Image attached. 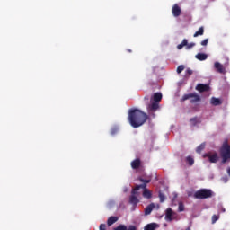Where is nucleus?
<instances>
[{
	"instance_id": "nucleus-27",
	"label": "nucleus",
	"mask_w": 230,
	"mask_h": 230,
	"mask_svg": "<svg viewBox=\"0 0 230 230\" xmlns=\"http://www.w3.org/2000/svg\"><path fill=\"white\" fill-rule=\"evenodd\" d=\"M178 211H179L180 213H181L182 211H184V203L179 202V205H178Z\"/></svg>"
},
{
	"instance_id": "nucleus-32",
	"label": "nucleus",
	"mask_w": 230,
	"mask_h": 230,
	"mask_svg": "<svg viewBox=\"0 0 230 230\" xmlns=\"http://www.w3.org/2000/svg\"><path fill=\"white\" fill-rule=\"evenodd\" d=\"M208 42H209V39H205L204 40L201 41V46H208Z\"/></svg>"
},
{
	"instance_id": "nucleus-21",
	"label": "nucleus",
	"mask_w": 230,
	"mask_h": 230,
	"mask_svg": "<svg viewBox=\"0 0 230 230\" xmlns=\"http://www.w3.org/2000/svg\"><path fill=\"white\" fill-rule=\"evenodd\" d=\"M118 220V217H110L107 221L108 226H112L113 224H116V221Z\"/></svg>"
},
{
	"instance_id": "nucleus-30",
	"label": "nucleus",
	"mask_w": 230,
	"mask_h": 230,
	"mask_svg": "<svg viewBox=\"0 0 230 230\" xmlns=\"http://www.w3.org/2000/svg\"><path fill=\"white\" fill-rule=\"evenodd\" d=\"M159 199L160 202H164V200H166V197H164V194H163L162 192H159Z\"/></svg>"
},
{
	"instance_id": "nucleus-10",
	"label": "nucleus",
	"mask_w": 230,
	"mask_h": 230,
	"mask_svg": "<svg viewBox=\"0 0 230 230\" xmlns=\"http://www.w3.org/2000/svg\"><path fill=\"white\" fill-rule=\"evenodd\" d=\"M214 67L217 71V73H221V75H224V73H226V68L224 67V65L218 62H216L214 64Z\"/></svg>"
},
{
	"instance_id": "nucleus-7",
	"label": "nucleus",
	"mask_w": 230,
	"mask_h": 230,
	"mask_svg": "<svg viewBox=\"0 0 230 230\" xmlns=\"http://www.w3.org/2000/svg\"><path fill=\"white\" fill-rule=\"evenodd\" d=\"M203 157H208L209 163H217L218 162V154L214 153L211 155V153H208L203 155Z\"/></svg>"
},
{
	"instance_id": "nucleus-29",
	"label": "nucleus",
	"mask_w": 230,
	"mask_h": 230,
	"mask_svg": "<svg viewBox=\"0 0 230 230\" xmlns=\"http://www.w3.org/2000/svg\"><path fill=\"white\" fill-rule=\"evenodd\" d=\"M191 75H193V70L188 68V69L186 70L185 76H186L187 78H190V76H191Z\"/></svg>"
},
{
	"instance_id": "nucleus-24",
	"label": "nucleus",
	"mask_w": 230,
	"mask_h": 230,
	"mask_svg": "<svg viewBox=\"0 0 230 230\" xmlns=\"http://www.w3.org/2000/svg\"><path fill=\"white\" fill-rule=\"evenodd\" d=\"M186 162L188 163L189 166H193V164H195V160L191 156H187Z\"/></svg>"
},
{
	"instance_id": "nucleus-5",
	"label": "nucleus",
	"mask_w": 230,
	"mask_h": 230,
	"mask_svg": "<svg viewBox=\"0 0 230 230\" xmlns=\"http://www.w3.org/2000/svg\"><path fill=\"white\" fill-rule=\"evenodd\" d=\"M186 100H190V103H198V102H200V95L197 94V93H187L184 94L181 98V102H186Z\"/></svg>"
},
{
	"instance_id": "nucleus-25",
	"label": "nucleus",
	"mask_w": 230,
	"mask_h": 230,
	"mask_svg": "<svg viewBox=\"0 0 230 230\" xmlns=\"http://www.w3.org/2000/svg\"><path fill=\"white\" fill-rule=\"evenodd\" d=\"M205 148L206 144H200L196 149L197 154H200V152H202V150H204Z\"/></svg>"
},
{
	"instance_id": "nucleus-17",
	"label": "nucleus",
	"mask_w": 230,
	"mask_h": 230,
	"mask_svg": "<svg viewBox=\"0 0 230 230\" xmlns=\"http://www.w3.org/2000/svg\"><path fill=\"white\" fill-rule=\"evenodd\" d=\"M154 208H155V205L154 203L149 204L145 208V215H150V213H152V211H154Z\"/></svg>"
},
{
	"instance_id": "nucleus-19",
	"label": "nucleus",
	"mask_w": 230,
	"mask_h": 230,
	"mask_svg": "<svg viewBox=\"0 0 230 230\" xmlns=\"http://www.w3.org/2000/svg\"><path fill=\"white\" fill-rule=\"evenodd\" d=\"M163 100V94L161 93H154V102L159 103V102Z\"/></svg>"
},
{
	"instance_id": "nucleus-18",
	"label": "nucleus",
	"mask_w": 230,
	"mask_h": 230,
	"mask_svg": "<svg viewBox=\"0 0 230 230\" xmlns=\"http://www.w3.org/2000/svg\"><path fill=\"white\" fill-rule=\"evenodd\" d=\"M210 103L211 105H214L215 107H217L218 105H222V101H220V99L218 98L212 97L210 100Z\"/></svg>"
},
{
	"instance_id": "nucleus-20",
	"label": "nucleus",
	"mask_w": 230,
	"mask_h": 230,
	"mask_svg": "<svg viewBox=\"0 0 230 230\" xmlns=\"http://www.w3.org/2000/svg\"><path fill=\"white\" fill-rule=\"evenodd\" d=\"M129 202L130 204H138L139 199H137V196L131 193V196L129 197Z\"/></svg>"
},
{
	"instance_id": "nucleus-8",
	"label": "nucleus",
	"mask_w": 230,
	"mask_h": 230,
	"mask_svg": "<svg viewBox=\"0 0 230 230\" xmlns=\"http://www.w3.org/2000/svg\"><path fill=\"white\" fill-rule=\"evenodd\" d=\"M172 13L173 17H180V15L182 13V10L181 9V6L175 4L172 8Z\"/></svg>"
},
{
	"instance_id": "nucleus-14",
	"label": "nucleus",
	"mask_w": 230,
	"mask_h": 230,
	"mask_svg": "<svg viewBox=\"0 0 230 230\" xmlns=\"http://www.w3.org/2000/svg\"><path fill=\"white\" fill-rule=\"evenodd\" d=\"M172 215H173V210L168 208L165 212V218L168 222H172L173 220V218H172Z\"/></svg>"
},
{
	"instance_id": "nucleus-15",
	"label": "nucleus",
	"mask_w": 230,
	"mask_h": 230,
	"mask_svg": "<svg viewBox=\"0 0 230 230\" xmlns=\"http://www.w3.org/2000/svg\"><path fill=\"white\" fill-rule=\"evenodd\" d=\"M157 227H159L157 223H150L145 226L144 230H156Z\"/></svg>"
},
{
	"instance_id": "nucleus-2",
	"label": "nucleus",
	"mask_w": 230,
	"mask_h": 230,
	"mask_svg": "<svg viewBox=\"0 0 230 230\" xmlns=\"http://www.w3.org/2000/svg\"><path fill=\"white\" fill-rule=\"evenodd\" d=\"M138 181H140L142 184L136 185V190H134V192L136 193L137 190H143L142 195L144 199H152V192L146 188V184H150V182H152V180L143 179L142 177H139Z\"/></svg>"
},
{
	"instance_id": "nucleus-1",
	"label": "nucleus",
	"mask_w": 230,
	"mask_h": 230,
	"mask_svg": "<svg viewBox=\"0 0 230 230\" xmlns=\"http://www.w3.org/2000/svg\"><path fill=\"white\" fill-rule=\"evenodd\" d=\"M128 119L133 128H139V127L146 123L148 115L138 109H131L128 111Z\"/></svg>"
},
{
	"instance_id": "nucleus-3",
	"label": "nucleus",
	"mask_w": 230,
	"mask_h": 230,
	"mask_svg": "<svg viewBox=\"0 0 230 230\" xmlns=\"http://www.w3.org/2000/svg\"><path fill=\"white\" fill-rule=\"evenodd\" d=\"M220 157L222 159L223 164L229 163L230 161V145L227 139H225L220 149H219Z\"/></svg>"
},
{
	"instance_id": "nucleus-33",
	"label": "nucleus",
	"mask_w": 230,
	"mask_h": 230,
	"mask_svg": "<svg viewBox=\"0 0 230 230\" xmlns=\"http://www.w3.org/2000/svg\"><path fill=\"white\" fill-rule=\"evenodd\" d=\"M100 230H106L107 229V226L105 224H101L99 226Z\"/></svg>"
},
{
	"instance_id": "nucleus-12",
	"label": "nucleus",
	"mask_w": 230,
	"mask_h": 230,
	"mask_svg": "<svg viewBox=\"0 0 230 230\" xmlns=\"http://www.w3.org/2000/svg\"><path fill=\"white\" fill-rule=\"evenodd\" d=\"M113 230H136V226L131 225L127 228V226L125 225H119Z\"/></svg>"
},
{
	"instance_id": "nucleus-36",
	"label": "nucleus",
	"mask_w": 230,
	"mask_h": 230,
	"mask_svg": "<svg viewBox=\"0 0 230 230\" xmlns=\"http://www.w3.org/2000/svg\"><path fill=\"white\" fill-rule=\"evenodd\" d=\"M128 53H132V50H130V49H128Z\"/></svg>"
},
{
	"instance_id": "nucleus-23",
	"label": "nucleus",
	"mask_w": 230,
	"mask_h": 230,
	"mask_svg": "<svg viewBox=\"0 0 230 230\" xmlns=\"http://www.w3.org/2000/svg\"><path fill=\"white\" fill-rule=\"evenodd\" d=\"M199 35H204V27H199L198 31H196L193 37H199Z\"/></svg>"
},
{
	"instance_id": "nucleus-22",
	"label": "nucleus",
	"mask_w": 230,
	"mask_h": 230,
	"mask_svg": "<svg viewBox=\"0 0 230 230\" xmlns=\"http://www.w3.org/2000/svg\"><path fill=\"white\" fill-rule=\"evenodd\" d=\"M190 125H192V127H195V125H197V123H200V120H199V118L194 117L190 119Z\"/></svg>"
},
{
	"instance_id": "nucleus-13",
	"label": "nucleus",
	"mask_w": 230,
	"mask_h": 230,
	"mask_svg": "<svg viewBox=\"0 0 230 230\" xmlns=\"http://www.w3.org/2000/svg\"><path fill=\"white\" fill-rule=\"evenodd\" d=\"M147 109L149 112H155L159 109V102H152Z\"/></svg>"
},
{
	"instance_id": "nucleus-34",
	"label": "nucleus",
	"mask_w": 230,
	"mask_h": 230,
	"mask_svg": "<svg viewBox=\"0 0 230 230\" xmlns=\"http://www.w3.org/2000/svg\"><path fill=\"white\" fill-rule=\"evenodd\" d=\"M222 180L224 181V182H227L228 178H227V176H226V177H223Z\"/></svg>"
},
{
	"instance_id": "nucleus-31",
	"label": "nucleus",
	"mask_w": 230,
	"mask_h": 230,
	"mask_svg": "<svg viewBox=\"0 0 230 230\" xmlns=\"http://www.w3.org/2000/svg\"><path fill=\"white\" fill-rule=\"evenodd\" d=\"M184 71V66L182 65H180L178 67H177V73L178 74H181V72Z\"/></svg>"
},
{
	"instance_id": "nucleus-9",
	"label": "nucleus",
	"mask_w": 230,
	"mask_h": 230,
	"mask_svg": "<svg viewBox=\"0 0 230 230\" xmlns=\"http://www.w3.org/2000/svg\"><path fill=\"white\" fill-rule=\"evenodd\" d=\"M196 91H199V93H208L209 91V84H199L196 86Z\"/></svg>"
},
{
	"instance_id": "nucleus-6",
	"label": "nucleus",
	"mask_w": 230,
	"mask_h": 230,
	"mask_svg": "<svg viewBox=\"0 0 230 230\" xmlns=\"http://www.w3.org/2000/svg\"><path fill=\"white\" fill-rule=\"evenodd\" d=\"M184 46H186V49H191V48H195V43H188V40L183 39L181 43L177 46V49H182Z\"/></svg>"
},
{
	"instance_id": "nucleus-16",
	"label": "nucleus",
	"mask_w": 230,
	"mask_h": 230,
	"mask_svg": "<svg viewBox=\"0 0 230 230\" xmlns=\"http://www.w3.org/2000/svg\"><path fill=\"white\" fill-rule=\"evenodd\" d=\"M195 58H197V60H199L200 62H202L204 60H208V56L205 53H198L195 56Z\"/></svg>"
},
{
	"instance_id": "nucleus-28",
	"label": "nucleus",
	"mask_w": 230,
	"mask_h": 230,
	"mask_svg": "<svg viewBox=\"0 0 230 230\" xmlns=\"http://www.w3.org/2000/svg\"><path fill=\"white\" fill-rule=\"evenodd\" d=\"M220 215H213L212 216V224H216L217 220H219Z\"/></svg>"
},
{
	"instance_id": "nucleus-35",
	"label": "nucleus",
	"mask_w": 230,
	"mask_h": 230,
	"mask_svg": "<svg viewBox=\"0 0 230 230\" xmlns=\"http://www.w3.org/2000/svg\"><path fill=\"white\" fill-rule=\"evenodd\" d=\"M111 134H116V131L112 130V131H111Z\"/></svg>"
},
{
	"instance_id": "nucleus-4",
	"label": "nucleus",
	"mask_w": 230,
	"mask_h": 230,
	"mask_svg": "<svg viewBox=\"0 0 230 230\" xmlns=\"http://www.w3.org/2000/svg\"><path fill=\"white\" fill-rule=\"evenodd\" d=\"M215 193L211 189H200L194 193V199L204 200L205 199H211Z\"/></svg>"
},
{
	"instance_id": "nucleus-26",
	"label": "nucleus",
	"mask_w": 230,
	"mask_h": 230,
	"mask_svg": "<svg viewBox=\"0 0 230 230\" xmlns=\"http://www.w3.org/2000/svg\"><path fill=\"white\" fill-rule=\"evenodd\" d=\"M131 194L132 195H135V196H137V197H139V195H141V192H139V190H136V186H135V188L132 190V191H131Z\"/></svg>"
},
{
	"instance_id": "nucleus-11",
	"label": "nucleus",
	"mask_w": 230,
	"mask_h": 230,
	"mask_svg": "<svg viewBox=\"0 0 230 230\" xmlns=\"http://www.w3.org/2000/svg\"><path fill=\"white\" fill-rule=\"evenodd\" d=\"M141 166V159L137 158L131 162V168L133 170H137Z\"/></svg>"
}]
</instances>
